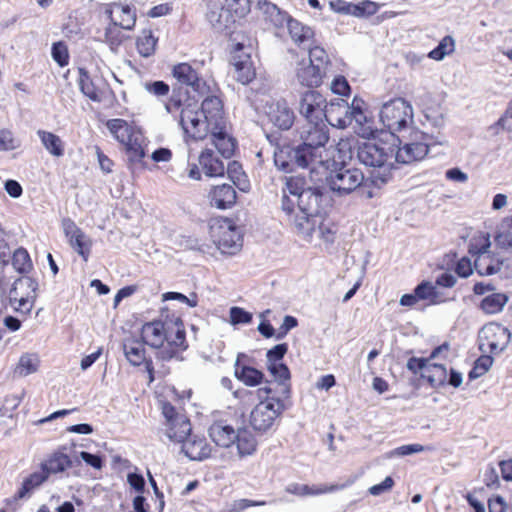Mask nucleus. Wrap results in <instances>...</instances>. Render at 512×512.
<instances>
[{"label": "nucleus", "mask_w": 512, "mask_h": 512, "mask_svg": "<svg viewBox=\"0 0 512 512\" xmlns=\"http://www.w3.org/2000/svg\"><path fill=\"white\" fill-rule=\"evenodd\" d=\"M210 203L218 209L231 208L236 203L237 194L230 184H222L213 187L209 193Z\"/></svg>", "instance_id": "c756f323"}, {"label": "nucleus", "mask_w": 512, "mask_h": 512, "mask_svg": "<svg viewBox=\"0 0 512 512\" xmlns=\"http://www.w3.org/2000/svg\"><path fill=\"white\" fill-rule=\"evenodd\" d=\"M287 189L296 198L297 210L301 214L294 218V227L309 241L320 218L323 202L326 200L324 188L318 185L302 188L301 180L290 178L287 181Z\"/></svg>", "instance_id": "f03ea898"}, {"label": "nucleus", "mask_w": 512, "mask_h": 512, "mask_svg": "<svg viewBox=\"0 0 512 512\" xmlns=\"http://www.w3.org/2000/svg\"><path fill=\"white\" fill-rule=\"evenodd\" d=\"M287 388L280 386L276 390L258 388L256 390H238L235 396L241 400L251 401L256 396L259 402L249 414L248 423L258 434H266L275 429L286 410Z\"/></svg>", "instance_id": "f257e3e1"}, {"label": "nucleus", "mask_w": 512, "mask_h": 512, "mask_svg": "<svg viewBox=\"0 0 512 512\" xmlns=\"http://www.w3.org/2000/svg\"><path fill=\"white\" fill-rule=\"evenodd\" d=\"M325 76L319 66H315L306 60L299 61L295 68V78L297 82L304 87H319Z\"/></svg>", "instance_id": "b1692460"}, {"label": "nucleus", "mask_w": 512, "mask_h": 512, "mask_svg": "<svg viewBox=\"0 0 512 512\" xmlns=\"http://www.w3.org/2000/svg\"><path fill=\"white\" fill-rule=\"evenodd\" d=\"M78 74V85L81 92L92 101H101L99 91L91 79L89 73L84 68H79Z\"/></svg>", "instance_id": "37998d69"}, {"label": "nucleus", "mask_w": 512, "mask_h": 512, "mask_svg": "<svg viewBox=\"0 0 512 512\" xmlns=\"http://www.w3.org/2000/svg\"><path fill=\"white\" fill-rule=\"evenodd\" d=\"M354 7L358 8V10L355 11L357 13H354V16H356V17L373 15L379 9V5L377 3L369 1V0H365L356 5L354 4Z\"/></svg>", "instance_id": "69168bd1"}, {"label": "nucleus", "mask_w": 512, "mask_h": 512, "mask_svg": "<svg viewBox=\"0 0 512 512\" xmlns=\"http://www.w3.org/2000/svg\"><path fill=\"white\" fill-rule=\"evenodd\" d=\"M298 322H283L282 325L275 329L271 322H259L258 330L266 338L275 337L277 340L282 339Z\"/></svg>", "instance_id": "c03bdc74"}, {"label": "nucleus", "mask_w": 512, "mask_h": 512, "mask_svg": "<svg viewBox=\"0 0 512 512\" xmlns=\"http://www.w3.org/2000/svg\"><path fill=\"white\" fill-rule=\"evenodd\" d=\"M21 146V140L8 129L0 130V151H12Z\"/></svg>", "instance_id": "13d9d810"}, {"label": "nucleus", "mask_w": 512, "mask_h": 512, "mask_svg": "<svg viewBox=\"0 0 512 512\" xmlns=\"http://www.w3.org/2000/svg\"><path fill=\"white\" fill-rule=\"evenodd\" d=\"M297 204V200L294 196H292L287 186L283 189V196L281 199V209L286 214L287 220L294 225V218L297 215H301L299 211L297 210V207L295 205Z\"/></svg>", "instance_id": "3c124183"}, {"label": "nucleus", "mask_w": 512, "mask_h": 512, "mask_svg": "<svg viewBox=\"0 0 512 512\" xmlns=\"http://www.w3.org/2000/svg\"><path fill=\"white\" fill-rule=\"evenodd\" d=\"M327 169L323 175H314L313 182L318 183L326 180L330 189L339 195H345L353 192L364 180L362 171L358 168L341 166L338 169Z\"/></svg>", "instance_id": "ddd939ff"}, {"label": "nucleus", "mask_w": 512, "mask_h": 512, "mask_svg": "<svg viewBox=\"0 0 512 512\" xmlns=\"http://www.w3.org/2000/svg\"><path fill=\"white\" fill-rule=\"evenodd\" d=\"M66 447L62 446L52 452L40 465L41 470L47 475L58 474L72 467V459L65 453Z\"/></svg>", "instance_id": "cd10ccee"}, {"label": "nucleus", "mask_w": 512, "mask_h": 512, "mask_svg": "<svg viewBox=\"0 0 512 512\" xmlns=\"http://www.w3.org/2000/svg\"><path fill=\"white\" fill-rule=\"evenodd\" d=\"M353 103L351 105L344 99L332 100L327 103L325 122L330 125L344 129L350 126V115L352 112Z\"/></svg>", "instance_id": "aec40b11"}, {"label": "nucleus", "mask_w": 512, "mask_h": 512, "mask_svg": "<svg viewBox=\"0 0 512 512\" xmlns=\"http://www.w3.org/2000/svg\"><path fill=\"white\" fill-rule=\"evenodd\" d=\"M37 283L30 277L16 279L9 291V302L12 309L24 316L33 306Z\"/></svg>", "instance_id": "2eb2a0df"}, {"label": "nucleus", "mask_w": 512, "mask_h": 512, "mask_svg": "<svg viewBox=\"0 0 512 512\" xmlns=\"http://www.w3.org/2000/svg\"><path fill=\"white\" fill-rule=\"evenodd\" d=\"M301 147L308 149L312 157L313 169L317 175L327 173L335 165L333 150L326 147L329 141V128L325 120L307 121L298 129Z\"/></svg>", "instance_id": "20e7f679"}, {"label": "nucleus", "mask_w": 512, "mask_h": 512, "mask_svg": "<svg viewBox=\"0 0 512 512\" xmlns=\"http://www.w3.org/2000/svg\"><path fill=\"white\" fill-rule=\"evenodd\" d=\"M428 145L422 142L406 143L401 147L394 146L393 163L411 164L422 160L428 153Z\"/></svg>", "instance_id": "bb28decb"}, {"label": "nucleus", "mask_w": 512, "mask_h": 512, "mask_svg": "<svg viewBox=\"0 0 512 512\" xmlns=\"http://www.w3.org/2000/svg\"><path fill=\"white\" fill-rule=\"evenodd\" d=\"M326 108L325 97L316 90H307L302 93L297 107L299 114L306 122L324 120Z\"/></svg>", "instance_id": "a211bd4d"}, {"label": "nucleus", "mask_w": 512, "mask_h": 512, "mask_svg": "<svg viewBox=\"0 0 512 512\" xmlns=\"http://www.w3.org/2000/svg\"><path fill=\"white\" fill-rule=\"evenodd\" d=\"M234 375L240 382L249 387L258 386L262 383L264 378V374L260 370L252 366L242 364L240 362V355L237 357L235 362Z\"/></svg>", "instance_id": "72a5a7b5"}, {"label": "nucleus", "mask_w": 512, "mask_h": 512, "mask_svg": "<svg viewBox=\"0 0 512 512\" xmlns=\"http://www.w3.org/2000/svg\"><path fill=\"white\" fill-rule=\"evenodd\" d=\"M250 11V0L209 1L206 19L217 32L230 31Z\"/></svg>", "instance_id": "1a4fd4ad"}, {"label": "nucleus", "mask_w": 512, "mask_h": 512, "mask_svg": "<svg viewBox=\"0 0 512 512\" xmlns=\"http://www.w3.org/2000/svg\"><path fill=\"white\" fill-rule=\"evenodd\" d=\"M52 57L61 67L68 64V51L65 44L62 42L54 43L52 46Z\"/></svg>", "instance_id": "680f3d73"}, {"label": "nucleus", "mask_w": 512, "mask_h": 512, "mask_svg": "<svg viewBox=\"0 0 512 512\" xmlns=\"http://www.w3.org/2000/svg\"><path fill=\"white\" fill-rule=\"evenodd\" d=\"M269 120L281 130H288L292 127L295 114L285 100L272 103L267 111Z\"/></svg>", "instance_id": "a878e982"}, {"label": "nucleus", "mask_w": 512, "mask_h": 512, "mask_svg": "<svg viewBox=\"0 0 512 512\" xmlns=\"http://www.w3.org/2000/svg\"><path fill=\"white\" fill-rule=\"evenodd\" d=\"M203 117L212 125L211 139L218 152L230 158L235 150V139L229 133V126L224 116L223 103L218 96H207L201 104Z\"/></svg>", "instance_id": "423d86ee"}, {"label": "nucleus", "mask_w": 512, "mask_h": 512, "mask_svg": "<svg viewBox=\"0 0 512 512\" xmlns=\"http://www.w3.org/2000/svg\"><path fill=\"white\" fill-rule=\"evenodd\" d=\"M450 350L447 342L435 347L428 357H411L406 367L413 375L420 374V379L426 381L432 388H440L447 384L448 371L444 364L437 363V358L446 359Z\"/></svg>", "instance_id": "0eeeda50"}, {"label": "nucleus", "mask_w": 512, "mask_h": 512, "mask_svg": "<svg viewBox=\"0 0 512 512\" xmlns=\"http://www.w3.org/2000/svg\"><path fill=\"white\" fill-rule=\"evenodd\" d=\"M490 241L488 237L480 239V246L471 244L469 252L475 255L474 268L482 276L493 275L500 271L502 261L489 251Z\"/></svg>", "instance_id": "f3484780"}, {"label": "nucleus", "mask_w": 512, "mask_h": 512, "mask_svg": "<svg viewBox=\"0 0 512 512\" xmlns=\"http://www.w3.org/2000/svg\"><path fill=\"white\" fill-rule=\"evenodd\" d=\"M261 9L263 11L265 21L271 24L275 29L284 28L292 18L285 11L270 2H264Z\"/></svg>", "instance_id": "4c0bfd02"}, {"label": "nucleus", "mask_w": 512, "mask_h": 512, "mask_svg": "<svg viewBox=\"0 0 512 512\" xmlns=\"http://www.w3.org/2000/svg\"><path fill=\"white\" fill-rule=\"evenodd\" d=\"M47 475L41 470L40 472H33L26 477L19 490L15 494V499H23L35 488L42 485L47 480Z\"/></svg>", "instance_id": "79ce46f5"}, {"label": "nucleus", "mask_w": 512, "mask_h": 512, "mask_svg": "<svg viewBox=\"0 0 512 512\" xmlns=\"http://www.w3.org/2000/svg\"><path fill=\"white\" fill-rule=\"evenodd\" d=\"M360 103L361 101L354 98L353 108L350 115V125L354 121L356 124V133L362 138L368 139L375 136L377 129L373 126V122L364 114Z\"/></svg>", "instance_id": "c85d7f7f"}, {"label": "nucleus", "mask_w": 512, "mask_h": 512, "mask_svg": "<svg viewBox=\"0 0 512 512\" xmlns=\"http://www.w3.org/2000/svg\"><path fill=\"white\" fill-rule=\"evenodd\" d=\"M167 425V436L175 441L182 443L184 442L191 433V423L190 420L185 417H179L178 420L170 422Z\"/></svg>", "instance_id": "58836bf2"}, {"label": "nucleus", "mask_w": 512, "mask_h": 512, "mask_svg": "<svg viewBox=\"0 0 512 512\" xmlns=\"http://www.w3.org/2000/svg\"><path fill=\"white\" fill-rule=\"evenodd\" d=\"M510 338V331L500 322H487L481 328L482 346H486L491 353L502 351Z\"/></svg>", "instance_id": "6ab92c4d"}, {"label": "nucleus", "mask_w": 512, "mask_h": 512, "mask_svg": "<svg viewBox=\"0 0 512 512\" xmlns=\"http://www.w3.org/2000/svg\"><path fill=\"white\" fill-rule=\"evenodd\" d=\"M12 265L14 269L21 274L28 273L32 270V261L26 249L18 248L14 251Z\"/></svg>", "instance_id": "09e8293b"}, {"label": "nucleus", "mask_w": 512, "mask_h": 512, "mask_svg": "<svg viewBox=\"0 0 512 512\" xmlns=\"http://www.w3.org/2000/svg\"><path fill=\"white\" fill-rule=\"evenodd\" d=\"M269 371L276 378L274 381H267L264 386L261 388H270L271 390H276V388H280V386H284L287 388V400L291 396V382H290V371L287 365L283 363H272L269 367Z\"/></svg>", "instance_id": "473e14b6"}, {"label": "nucleus", "mask_w": 512, "mask_h": 512, "mask_svg": "<svg viewBox=\"0 0 512 512\" xmlns=\"http://www.w3.org/2000/svg\"><path fill=\"white\" fill-rule=\"evenodd\" d=\"M287 29L292 41L299 47H310L314 43V31L298 20L291 18L288 21Z\"/></svg>", "instance_id": "2f4dec72"}, {"label": "nucleus", "mask_w": 512, "mask_h": 512, "mask_svg": "<svg viewBox=\"0 0 512 512\" xmlns=\"http://www.w3.org/2000/svg\"><path fill=\"white\" fill-rule=\"evenodd\" d=\"M493 358L490 355L479 356L469 372L470 379H476L483 376L491 368L493 364Z\"/></svg>", "instance_id": "864d4df0"}, {"label": "nucleus", "mask_w": 512, "mask_h": 512, "mask_svg": "<svg viewBox=\"0 0 512 512\" xmlns=\"http://www.w3.org/2000/svg\"><path fill=\"white\" fill-rule=\"evenodd\" d=\"M163 301L177 300L187 304L190 307H196L198 304V297L195 293H191L189 297L179 292H166L162 295Z\"/></svg>", "instance_id": "052dcab7"}, {"label": "nucleus", "mask_w": 512, "mask_h": 512, "mask_svg": "<svg viewBox=\"0 0 512 512\" xmlns=\"http://www.w3.org/2000/svg\"><path fill=\"white\" fill-rule=\"evenodd\" d=\"M236 435L234 427L222 421L214 422L209 428V436L220 447H230L235 443Z\"/></svg>", "instance_id": "7c9ffc66"}, {"label": "nucleus", "mask_w": 512, "mask_h": 512, "mask_svg": "<svg viewBox=\"0 0 512 512\" xmlns=\"http://www.w3.org/2000/svg\"><path fill=\"white\" fill-rule=\"evenodd\" d=\"M456 281V277L450 273H443L438 276L435 284L423 281L414 288L412 293L404 294L400 298V305L422 309L427 305L442 303L447 299V295L442 288H452Z\"/></svg>", "instance_id": "6e6552de"}, {"label": "nucleus", "mask_w": 512, "mask_h": 512, "mask_svg": "<svg viewBox=\"0 0 512 512\" xmlns=\"http://www.w3.org/2000/svg\"><path fill=\"white\" fill-rule=\"evenodd\" d=\"M145 345L142 339H128L124 342V354L131 365L140 366L151 360L146 356Z\"/></svg>", "instance_id": "c9c22d12"}, {"label": "nucleus", "mask_w": 512, "mask_h": 512, "mask_svg": "<svg viewBox=\"0 0 512 512\" xmlns=\"http://www.w3.org/2000/svg\"><path fill=\"white\" fill-rule=\"evenodd\" d=\"M331 90L333 93L348 96L350 93V86L343 76H337L331 83Z\"/></svg>", "instance_id": "338daca9"}, {"label": "nucleus", "mask_w": 512, "mask_h": 512, "mask_svg": "<svg viewBox=\"0 0 512 512\" xmlns=\"http://www.w3.org/2000/svg\"><path fill=\"white\" fill-rule=\"evenodd\" d=\"M106 127L112 136L125 146L131 161H140L145 156V139L138 128L120 118L108 120Z\"/></svg>", "instance_id": "9b49d317"}, {"label": "nucleus", "mask_w": 512, "mask_h": 512, "mask_svg": "<svg viewBox=\"0 0 512 512\" xmlns=\"http://www.w3.org/2000/svg\"><path fill=\"white\" fill-rule=\"evenodd\" d=\"M198 161L206 176L218 177L224 175V163L211 149L202 151Z\"/></svg>", "instance_id": "f704fd0d"}, {"label": "nucleus", "mask_w": 512, "mask_h": 512, "mask_svg": "<svg viewBox=\"0 0 512 512\" xmlns=\"http://www.w3.org/2000/svg\"><path fill=\"white\" fill-rule=\"evenodd\" d=\"M63 228L72 248L87 261L92 245L91 239L70 219L63 221Z\"/></svg>", "instance_id": "4be33fe9"}, {"label": "nucleus", "mask_w": 512, "mask_h": 512, "mask_svg": "<svg viewBox=\"0 0 512 512\" xmlns=\"http://www.w3.org/2000/svg\"><path fill=\"white\" fill-rule=\"evenodd\" d=\"M212 237L223 254L233 255L242 247V235L239 228L229 219L217 226H211Z\"/></svg>", "instance_id": "dca6fc26"}, {"label": "nucleus", "mask_w": 512, "mask_h": 512, "mask_svg": "<svg viewBox=\"0 0 512 512\" xmlns=\"http://www.w3.org/2000/svg\"><path fill=\"white\" fill-rule=\"evenodd\" d=\"M487 506L489 512H512V507H510L499 495H493L490 497L488 499Z\"/></svg>", "instance_id": "e2e57ef3"}, {"label": "nucleus", "mask_w": 512, "mask_h": 512, "mask_svg": "<svg viewBox=\"0 0 512 512\" xmlns=\"http://www.w3.org/2000/svg\"><path fill=\"white\" fill-rule=\"evenodd\" d=\"M306 48L309 49L308 61L315 66H319V68H321L322 72H324V74L326 75L327 71H328L329 64H330V60H329V56H328L327 52L319 46L312 47V45H311L310 47H306Z\"/></svg>", "instance_id": "8fccbe9b"}, {"label": "nucleus", "mask_w": 512, "mask_h": 512, "mask_svg": "<svg viewBox=\"0 0 512 512\" xmlns=\"http://www.w3.org/2000/svg\"><path fill=\"white\" fill-rule=\"evenodd\" d=\"M143 342L159 350L169 360L187 348L184 322H144L140 332Z\"/></svg>", "instance_id": "7ed1b4c3"}, {"label": "nucleus", "mask_w": 512, "mask_h": 512, "mask_svg": "<svg viewBox=\"0 0 512 512\" xmlns=\"http://www.w3.org/2000/svg\"><path fill=\"white\" fill-rule=\"evenodd\" d=\"M117 24H110L105 28L104 41L110 46L111 50H116L123 41V35Z\"/></svg>", "instance_id": "4d7b16f0"}, {"label": "nucleus", "mask_w": 512, "mask_h": 512, "mask_svg": "<svg viewBox=\"0 0 512 512\" xmlns=\"http://www.w3.org/2000/svg\"><path fill=\"white\" fill-rule=\"evenodd\" d=\"M45 149L56 157H61L64 154V144L59 136L52 132L39 130L37 132Z\"/></svg>", "instance_id": "a19ab883"}, {"label": "nucleus", "mask_w": 512, "mask_h": 512, "mask_svg": "<svg viewBox=\"0 0 512 512\" xmlns=\"http://www.w3.org/2000/svg\"><path fill=\"white\" fill-rule=\"evenodd\" d=\"M508 297L502 293H494L485 297L481 302V308L486 314H495L502 310Z\"/></svg>", "instance_id": "49530a36"}, {"label": "nucleus", "mask_w": 512, "mask_h": 512, "mask_svg": "<svg viewBox=\"0 0 512 512\" xmlns=\"http://www.w3.org/2000/svg\"><path fill=\"white\" fill-rule=\"evenodd\" d=\"M379 116L383 126L394 134L413 123V108L406 100L396 98L383 104Z\"/></svg>", "instance_id": "4468645a"}, {"label": "nucleus", "mask_w": 512, "mask_h": 512, "mask_svg": "<svg viewBox=\"0 0 512 512\" xmlns=\"http://www.w3.org/2000/svg\"><path fill=\"white\" fill-rule=\"evenodd\" d=\"M104 14L111 23L125 30H132L136 23V13L129 5L110 3L105 5Z\"/></svg>", "instance_id": "5701e85b"}, {"label": "nucleus", "mask_w": 512, "mask_h": 512, "mask_svg": "<svg viewBox=\"0 0 512 512\" xmlns=\"http://www.w3.org/2000/svg\"><path fill=\"white\" fill-rule=\"evenodd\" d=\"M182 451L194 461H202L211 456L212 447L204 436L190 435L182 442Z\"/></svg>", "instance_id": "393cba45"}, {"label": "nucleus", "mask_w": 512, "mask_h": 512, "mask_svg": "<svg viewBox=\"0 0 512 512\" xmlns=\"http://www.w3.org/2000/svg\"><path fill=\"white\" fill-rule=\"evenodd\" d=\"M309 153L308 149L302 148L301 145L295 147L276 146L273 152L274 163L279 170L285 173L294 172L297 168L308 169L312 180L314 175H317V171L313 169L314 165Z\"/></svg>", "instance_id": "f8f14e48"}, {"label": "nucleus", "mask_w": 512, "mask_h": 512, "mask_svg": "<svg viewBox=\"0 0 512 512\" xmlns=\"http://www.w3.org/2000/svg\"><path fill=\"white\" fill-rule=\"evenodd\" d=\"M136 45L141 56L150 57L155 52L157 38L153 36L151 30H143L137 38Z\"/></svg>", "instance_id": "a18cd8bd"}, {"label": "nucleus", "mask_w": 512, "mask_h": 512, "mask_svg": "<svg viewBox=\"0 0 512 512\" xmlns=\"http://www.w3.org/2000/svg\"><path fill=\"white\" fill-rule=\"evenodd\" d=\"M227 173L234 185H236L242 191L246 190L247 184L245 180V174L242 171V166L238 162L233 161L229 163L227 167Z\"/></svg>", "instance_id": "6e6d98bb"}, {"label": "nucleus", "mask_w": 512, "mask_h": 512, "mask_svg": "<svg viewBox=\"0 0 512 512\" xmlns=\"http://www.w3.org/2000/svg\"><path fill=\"white\" fill-rule=\"evenodd\" d=\"M39 359L34 354H24L20 357L17 370L20 375H29L37 371Z\"/></svg>", "instance_id": "5fc2aeb1"}, {"label": "nucleus", "mask_w": 512, "mask_h": 512, "mask_svg": "<svg viewBox=\"0 0 512 512\" xmlns=\"http://www.w3.org/2000/svg\"><path fill=\"white\" fill-rule=\"evenodd\" d=\"M330 7L333 11L346 15H353L358 8L354 7V4L348 3L343 0H334L330 2Z\"/></svg>", "instance_id": "774afa93"}, {"label": "nucleus", "mask_w": 512, "mask_h": 512, "mask_svg": "<svg viewBox=\"0 0 512 512\" xmlns=\"http://www.w3.org/2000/svg\"><path fill=\"white\" fill-rule=\"evenodd\" d=\"M495 241L503 248L512 247V215L505 217L500 223Z\"/></svg>", "instance_id": "de8ad7c7"}, {"label": "nucleus", "mask_w": 512, "mask_h": 512, "mask_svg": "<svg viewBox=\"0 0 512 512\" xmlns=\"http://www.w3.org/2000/svg\"><path fill=\"white\" fill-rule=\"evenodd\" d=\"M160 408L163 416L166 419V424L178 420L179 417H185L186 415L182 412V407H176L169 401L163 400L160 402Z\"/></svg>", "instance_id": "bf43d9fd"}, {"label": "nucleus", "mask_w": 512, "mask_h": 512, "mask_svg": "<svg viewBox=\"0 0 512 512\" xmlns=\"http://www.w3.org/2000/svg\"><path fill=\"white\" fill-rule=\"evenodd\" d=\"M144 87L146 91H148L150 94H153L155 96H166L169 93V85L165 83L164 81H153V82H146L144 84Z\"/></svg>", "instance_id": "0e129e2a"}, {"label": "nucleus", "mask_w": 512, "mask_h": 512, "mask_svg": "<svg viewBox=\"0 0 512 512\" xmlns=\"http://www.w3.org/2000/svg\"><path fill=\"white\" fill-rule=\"evenodd\" d=\"M232 65L234 68V77L238 82L246 85L255 78L256 72L249 55H245L244 57L240 55L234 56Z\"/></svg>", "instance_id": "e433bc0d"}, {"label": "nucleus", "mask_w": 512, "mask_h": 512, "mask_svg": "<svg viewBox=\"0 0 512 512\" xmlns=\"http://www.w3.org/2000/svg\"><path fill=\"white\" fill-rule=\"evenodd\" d=\"M358 160L371 167L383 168V174L374 176L375 179L386 183L390 177V169L393 167L394 145L386 142L366 141L357 148Z\"/></svg>", "instance_id": "9d476101"}, {"label": "nucleus", "mask_w": 512, "mask_h": 512, "mask_svg": "<svg viewBox=\"0 0 512 512\" xmlns=\"http://www.w3.org/2000/svg\"><path fill=\"white\" fill-rule=\"evenodd\" d=\"M455 49V41L451 36H445L438 44L436 48L431 50L428 54V57L431 59L440 61L446 55H449L454 52Z\"/></svg>", "instance_id": "603ef678"}, {"label": "nucleus", "mask_w": 512, "mask_h": 512, "mask_svg": "<svg viewBox=\"0 0 512 512\" xmlns=\"http://www.w3.org/2000/svg\"><path fill=\"white\" fill-rule=\"evenodd\" d=\"M165 109L172 116H178L180 126L190 138L202 140L208 134L211 135L212 125L200 113L197 101L186 94L174 91L165 104Z\"/></svg>", "instance_id": "39448f33"}, {"label": "nucleus", "mask_w": 512, "mask_h": 512, "mask_svg": "<svg viewBox=\"0 0 512 512\" xmlns=\"http://www.w3.org/2000/svg\"><path fill=\"white\" fill-rule=\"evenodd\" d=\"M173 77L180 83L191 87L195 92L204 95L208 91L206 82L199 77L198 72L188 63H179L172 70Z\"/></svg>", "instance_id": "412c9836"}, {"label": "nucleus", "mask_w": 512, "mask_h": 512, "mask_svg": "<svg viewBox=\"0 0 512 512\" xmlns=\"http://www.w3.org/2000/svg\"><path fill=\"white\" fill-rule=\"evenodd\" d=\"M235 442L238 453L242 457L252 455L257 449L254 435L246 429L237 432Z\"/></svg>", "instance_id": "ea45409f"}]
</instances>
